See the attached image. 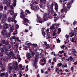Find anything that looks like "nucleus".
<instances>
[{
  "instance_id": "nucleus-1",
  "label": "nucleus",
  "mask_w": 77,
  "mask_h": 77,
  "mask_svg": "<svg viewBox=\"0 0 77 77\" xmlns=\"http://www.w3.org/2000/svg\"><path fill=\"white\" fill-rule=\"evenodd\" d=\"M2 44H0V47H1V46H4V48H1V53H3V52H4V50H5V53L6 54L8 53V49L7 47H5V45H6V42L5 40H2Z\"/></svg>"
},
{
  "instance_id": "nucleus-2",
  "label": "nucleus",
  "mask_w": 77,
  "mask_h": 77,
  "mask_svg": "<svg viewBox=\"0 0 77 77\" xmlns=\"http://www.w3.org/2000/svg\"><path fill=\"white\" fill-rule=\"evenodd\" d=\"M2 23H4L3 28V31L2 32V33L4 35L5 34L3 33V32H5L6 31V29L9 27V26L8 24H5V22H2Z\"/></svg>"
},
{
  "instance_id": "nucleus-3",
  "label": "nucleus",
  "mask_w": 77,
  "mask_h": 77,
  "mask_svg": "<svg viewBox=\"0 0 77 77\" xmlns=\"http://www.w3.org/2000/svg\"><path fill=\"white\" fill-rule=\"evenodd\" d=\"M50 15V14L48 13H45L43 18L44 21H47V20H48V18Z\"/></svg>"
},
{
  "instance_id": "nucleus-4",
  "label": "nucleus",
  "mask_w": 77,
  "mask_h": 77,
  "mask_svg": "<svg viewBox=\"0 0 77 77\" xmlns=\"http://www.w3.org/2000/svg\"><path fill=\"white\" fill-rule=\"evenodd\" d=\"M13 68L16 71H18V67L17 66L18 65V63L17 62H15L14 63H12Z\"/></svg>"
},
{
  "instance_id": "nucleus-5",
  "label": "nucleus",
  "mask_w": 77,
  "mask_h": 77,
  "mask_svg": "<svg viewBox=\"0 0 77 77\" xmlns=\"http://www.w3.org/2000/svg\"><path fill=\"white\" fill-rule=\"evenodd\" d=\"M52 5L50 7L49 6H48V9L49 11H51V14H53L54 13V11H53V6H54V5L53 4V3H52Z\"/></svg>"
},
{
  "instance_id": "nucleus-6",
  "label": "nucleus",
  "mask_w": 77,
  "mask_h": 77,
  "mask_svg": "<svg viewBox=\"0 0 77 77\" xmlns=\"http://www.w3.org/2000/svg\"><path fill=\"white\" fill-rule=\"evenodd\" d=\"M11 3V0H8L7 1V0H5L3 3L4 4H6L7 6L8 7H10L11 5H10V3Z\"/></svg>"
},
{
  "instance_id": "nucleus-7",
  "label": "nucleus",
  "mask_w": 77,
  "mask_h": 77,
  "mask_svg": "<svg viewBox=\"0 0 77 77\" xmlns=\"http://www.w3.org/2000/svg\"><path fill=\"white\" fill-rule=\"evenodd\" d=\"M3 33L4 34H3L2 33V34L3 35H5L6 37H10L11 36V34L9 33H8L6 32V31L5 32H3Z\"/></svg>"
},
{
  "instance_id": "nucleus-8",
  "label": "nucleus",
  "mask_w": 77,
  "mask_h": 77,
  "mask_svg": "<svg viewBox=\"0 0 77 77\" xmlns=\"http://www.w3.org/2000/svg\"><path fill=\"white\" fill-rule=\"evenodd\" d=\"M72 53L74 56L77 57V52L75 51V49H73L72 50Z\"/></svg>"
},
{
  "instance_id": "nucleus-9",
  "label": "nucleus",
  "mask_w": 77,
  "mask_h": 77,
  "mask_svg": "<svg viewBox=\"0 0 77 77\" xmlns=\"http://www.w3.org/2000/svg\"><path fill=\"white\" fill-rule=\"evenodd\" d=\"M74 1V0H72V2L71 1L70 3L69 2L68 3L67 8L68 9H69L71 7V3H72Z\"/></svg>"
},
{
  "instance_id": "nucleus-10",
  "label": "nucleus",
  "mask_w": 77,
  "mask_h": 77,
  "mask_svg": "<svg viewBox=\"0 0 77 77\" xmlns=\"http://www.w3.org/2000/svg\"><path fill=\"white\" fill-rule=\"evenodd\" d=\"M39 58V54H37L35 56V60L34 61L35 63H37L38 62V59Z\"/></svg>"
},
{
  "instance_id": "nucleus-11",
  "label": "nucleus",
  "mask_w": 77,
  "mask_h": 77,
  "mask_svg": "<svg viewBox=\"0 0 77 77\" xmlns=\"http://www.w3.org/2000/svg\"><path fill=\"white\" fill-rule=\"evenodd\" d=\"M65 4H66V3H65L64 4H63V8L65 12L66 13V12H67V11H68V9H67V8H65L66 7L65 5Z\"/></svg>"
},
{
  "instance_id": "nucleus-12",
  "label": "nucleus",
  "mask_w": 77,
  "mask_h": 77,
  "mask_svg": "<svg viewBox=\"0 0 77 77\" xmlns=\"http://www.w3.org/2000/svg\"><path fill=\"white\" fill-rule=\"evenodd\" d=\"M30 6H31V9H32V10H37V9H38V7L37 6H34V8H32V7L33 6L32 4H31Z\"/></svg>"
},
{
  "instance_id": "nucleus-13",
  "label": "nucleus",
  "mask_w": 77,
  "mask_h": 77,
  "mask_svg": "<svg viewBox=\"0 0 77 77\" xmlns=\"http://www.w3.org/2000/svg\"><path fill=\"white\" fill-rule=\"evenodd\" d=\"M4 17L5 18L4 19H3L2 20V22L4 23L5 22V21H6V14H4Z\"/></svg>"
},
{
  "instance_id": "nucleus-14",
  "label": "nucleus",
  "mask_w": 77,
  "mask_h": 77,
  "mask_svg": "<svg viewBox=\"0 0 77 77\" xmlns=\"http://www.w3.org/2000/svg\"><path fill=\"white\" fill-rule=\"evenodd\" d=\"M13 30H14V26H11L10 27V31L12 32Z\"/></svg>"
},
{
  "instance_id": "nucleus-15",
  "label": "nucleus",
  "mask_w": 77,
  "mask_h": 77,
  "mask_svg": "<svg viewBox=\"0 0 77 77\" xmlns=\"http://www.w3.org/2000/svg\"><path fill=\"white\" fill-rule=\"evenodd\" d=\"M37 18H38V22H39L40 23H41L42 22V21L41 19V17L39 16H37Z\"/></svg>"
},
{
  "instance_id": "nucleus-16",
  "label": "nucleus",
  "mask_w": 77,
  "mask_h": 77,
  "mask_svg": "<svg viewBox=\"0 0 77 77\" xmlns=\"http://www.w3.org/2000/svg\"><path fill=\"white\" fill-rule=\"evenodd\" d=\"M48 33H50V32H49L48 31H47V36H48L47 38V39L49 38H51V35H50V34Z\"/></svg>"
},
{
  "instance_id": "nucleus-17",
  "label": "nucleus",
  "mask_w": 77,
  "mask_h": 77,
  "mask_svg": "<svg viewBox=\"0 0 77 77\" xmlns=\"http://www.w3.org/2000/svg\"><path fill=\"white\" fill-rule=\"evenodd\" d=\"M57 15V14H54V21L55 22H56V21H57V17L56 16Z\"/></svg>"
},
{
  "instance_id": "nucleus-18",
  "label": "nucleus",
  "mask_w": 77,
  "mask_h": 77,
  "mask_svg": "<svg viewBox=\"0 0 77 77\" xmlns=\"http://www.w3.org/2000/svg\"><path fill=\"white\" fill-rule=\"evenodd\" d=\"M21 15L20 16V18H25L26 17V15L23 14V13H20Z\"/></svg>"
},
{
  "instance_id": "nucleus-19",
  "label": "nucleus",
  "mask_w": 77,
  "mask_h": 77,
  "mask_svg": "<svg viewBox=\"0 0 77 77\" xmlns=\"http://www.w3.org/2000/svg\"><path fill=\"white\" fill-rule=\"evenodd\" d=\"M40 2L42 3V4L45 5L46 3V0H40Z\"/></svg>"
},
{
  "instance_id": "nucleus-20",
  "label": "nucleus",
  "mask_w": 77,
  "mask_h": 77,
  "mask_svg": "<svg viewBox=\"0 0 77 77\" xmlns=\"http://www.w3.org/2000/svg\"><path fill=\"white\" fill-rule=\"evenodd\" d=\"M23 20L24 22L25 23H26V22H27V23H29V20H28V19L25 18L23 19Z\"/></svg>"
},
{
  "instance_id": "nucleus-21",
  "label": "nucleus",
  "mask_w": 77,
  "mask_h": 77,
  "mask_svg": "<svg viewBox=\"0 0 77 77\" xmlns=\"http://www.w3.org/2000/svg\"><path fill=\"white\" fill-rule=\"evenodd\" d=\"M55 9L56 11H57V9H58V5L57 3L55 4Z\"/></svg>"
},
{
  "instance_id": "nucleus-22",
  "label": "nucleus",
  "mask_w": 77,
  "mask_h": 77,
  "mask_svg": "<svg viewBox=\"0 0 77 77\" xmlns=\"http://www.w3.org/2000/svg\"><path fill=\"white\" fill-rule=\"evenodd\" d=\"M10 15H13V14H14V11L10 10Z\"/></svg>"
},
{
  "instance_id": "nucleus-23",
  "label": "nucleus",
  "mask_w": 77,
  "mask_h": 77,
  "mask_svg": "<svg viewBox=\"0 0 77 77\" xmlns=\"http://www.w3.org/2000/svg\"><path fill=\"white\" fill-rule=\"evenodd\" d=\"M17 1L16 0H14V2L13 3V6L14 7L16 6V3H17Z\"/></svg>"
},
{
  "instance_id": "nucleus-24",
  "label": "nucleus",
  "mask_w": 77,
  "mask_h": 77,
  "mask_svg": "<svg viewBox=\"0 0 77 77\" xmlns=\"http://www.w3.org/2000/svg\"><path fill=\"white\" fill-rule=\"evenodd\" d=\"M11 21L14 22V21H15V16H14L11 17Z\"/></svg>"
},
{
  "instance_id": "nucleus-25",
  "label": "nucleus",
  "mask_w": 77,
  "mask_h": 77,
  "mask_svg": "<svg viewBox=\"0 0 77 77\" xmlns=\"http://www.w3.org/2000/svg\"><path fill=\"white\" fill-rule=\"evenodd\" d=\"M14 48H16V49H17L18 47V44H16L14 45Z\"/></svg>"
},
{
  "instance_id": "nucleus-26",
  "label": "nucleus",
  "mask_w": 77,
  "mask_h": 77,
  "mask_svg": "<svg viewBox=\"0 0 77 77\" xmlns=\"http://www.w3.org/2000/svg\"><path fill=\"white\" fill-rule=\"evenodd\" d=\"M12 52L11 51L9 54V57H11V56H12Z\"/></svg>"
},
{
  "instance_id": "nucleus-27",
  "label": "nucleus",
  "mask_w": 77,
  "mask_h": 77,
  "mask_svg": "<svg viewBox=\"0 0 77 77\" xmlns=\"http://www.w3.org/2000/svg\"><path fill=\"white\" fill-rule=\"evenodd\" d=\"M41 60H42V62H44V63H45V62H46V60L44 59V58H43V59H42Z\"/></svg>"
},
{
  "instance_id": "nucleus-28",
  "label": "nucleus",
  "mask_w": 77,
  "mask_h": 77,
  "mask_svg": "<svg viewBox=\"0 0 77 77\" xmlns=\"http://www.w3.org/2000/svg\"><path fill=\"white\" fill-rule=\"evenodd\" d=\"M5 73L4 72V73H1L0 74V75L1 77H3L4 75H5Z\"/></svg>"
},
{
  "instance_id": "nucleus-29",
  "label": "nucleus",
  "mask_w": 77,
  "mask_h": 77,
  "mask_svg": "<svg viewBox=\"0 0 77 77\" xmlns=\"http://www.w3.org/2000/svg\"><path fill=\"white\" fill-rule=\"evenodd\" d=\"M54 29H55V28L54 26H51L50 27L51 30H54Z\"/></svg>"
},
{
  "instance_id": "nucleus-30",
  "label": "nucleus",
  "mask_w": 77,
  "mask_h": 77,
  "mask_svg": "<svg viewBox=\"0 0 77 77\" xmlns=\"http://www.w3.org/2000/svg\"><path fill=\"white\" fill-rule=\"evenodd\" d=\"M71 41L72 42H75V43H76V41L73 38H72Z\"/></svg>"
},
{
  "instance_id": "nucleus-31",
  "label": "nucleus",
  "mask_w": 77,
  "mask_h": 77,
  "mask_svg": "<svg viewBox=\"0 0 77 77\" xmlns=\"http://www.w3.org/2000/svg\"><path fill=\"white\" fill-rule=\"evenodd\" d=\"M27 55L28 56V57L29 58H30L31 57V54H30L29 53H28L27 54Z\"/></svg>"
},
{
  "instance_id": "nucleus-32",
  "label": "nucleus",
  "mask_w": 77,
  "mask_h": 77,
  "mask_svg": "<svg viewBox=\"0 0 77 77\" xmlns=\"http://www.w3.org/2000/svg\"><path fill=\"white\" fill-rule=\"evenodd\" d=\"M46 49H48V48H50V47L49 46V45L47 44L46 45Z\"/></svg>"
},
{
  "instance_id": "nucleus-33",
  "label": "nucleus",
  "mask_w": 77,
  "mask_h": 77,
  "mask_svg": "<svg viewBox=\"0 0 77 77\" xmlns=\"http://www.w3.org/2000/svg\"><path fill=\"white\" fill-rule=\"evenodd\" d=\"M37 63H35L34 62V63L33 64V66L34 67H35V68H37V66L36 65V64Z\"/></svg>"
},
{
  "instance_id": "nucleus-34",
  "label": "nucleus",
  "mask_w": 77,
  "mask_h": 77,
  "mask_svg": "<svg viewBox=\"0 0 77 77\" xmlns=\"http://www.w3.org/2000/svg\"><path fill=\"white\" fill-rule=\"evenodd\" d=\"M40 8H42V9H44V8H45V5H40Z\"/></svg>"
},
{
  "instance_id": "nucleus-35",
  "label": "nucleus",
  "mask_w": 77,
  "mask_h": 77,
  "mask_svg": "<svg viewBox=\"0 0 77 77\" xmlns=\"http://www.w3.org/2000/svg\"><path fill=\"white\" fill-rule=\"evenodd\" d=\"M3 6L2 5L0 6V10L1 11H2V10H3Z\"/></svg>"
},
{
  "instance_id": "nucleus-36",
  "label": "nucleus",
  "mask_w": 77,
  "mask_h": 77,
  "mask_svg": "<svg viewBox=\"0 0 77 77\" xmlns=\"http://www.w3.org/2000/svg\"><path fill=\"white\" fill-rule=\"evenodd\" d=\"M54 26H56V27L57 28L58 27H59V24H57L56 23H55L54 24Z\"/></svg>"
},
{
  "instance_id": "nucleus-37",
  "label": "nucleus",
  "mask_w": 77,
  "mask_h": 77,
  "mask_svg": "<svg viewBox=\"0 0 77 77\" xmlns=\"http://www.w3.org/2000/svg\"><path fill=\"white\" fill-rule=\"evenodd\" d=\"M16 29H18L19 28V25L17 24H16L15 25Z\"/></svg>"
},
{
  "instance_id": "nucleus-38",
  "label": "nucleus",
  "mask_w": 77,
  "mask_h": 77,
  "mask_svg": "<svg viewBox=\"0 0 77 77\" xmlns=\"http://www.w3.org/2000/svg\"><path fill=\"white\" fill-rule=\"evenodd\" d=\"M61 65H62V64L61 63H59L57 64V66H61Z\"/></svg>"
},
{
  "instance_id": "nucleus-39",
  "label": "nucleus",
  "mask_w": 77,
  "mask_h": 77,
  "mask_svg": "<svg viewBox=\"0 0 77 77\" xmlns=\"http://www.w3.org/2000/svg\"><path fill=\"white\" fill-rule=\"evenodd\" d=\"M5 77H8V72H6L5 73Z\"/></svg>"
},
{
  "instance_id": "nucleus-40",
  "label": "nucleus",
  "mask_w": 77,
  "mask_h": 77,
  "mask_svg": "<svg viewBox=\"0 0 77 77\" xmlns=\"http://www.w3.org/2000/svg\"><path fill=\"white\" fill-rule=\"evenodd\" d=\"M17 58L18 59V62H20V60H21V58H20V57H18Z\"/></svg>"
},
{
  "instance_id": "nucleus-41",
  "label": "nucleus",
  "mask_w": 77,
  "mask_h": 77,
  "mask_svg": "<svg viewBox=\"0 0 77 77\" xmlns=\"http://www.w3.org/2000/svg\"><path fill=\"white\" fill-rule=\"evenodd\" d=\"M8 69L9 70H11V69H12V67L11 66H10L8 67Z\"/></svg>"
},
{
  "instance_id": "nucleus-42",
  "label": "nucleus",
  "mask_w": 77,
  "mask_h": 77,
  "mask_svg": "<svg viewBox=\"0 0 77 77\" xmlns=\"http://www.w3.org/2000/svg\"><path fill=\"white\" fill-rule=\"evenodd\" d=\"M2 61H1V60H0V64L1 67H2L3 66V64H2Z\"/></svg>"
},
{
  "instance_id": "nucleus-43",
  "label": "nucleus",
  "mask_w": 77,
  "mask_h": 77,
  "mask_svg": "<svg viewBox=\"0 0 77 77\" xmlns=\"http://www.w3.org/2000/svg\"><path fill=\"white\" fill-rule=\"evenodd\" d=\"M26 12H27V13H28V14H30L31 12L29 11L28 10H26Z\"/></svg>"
},
{
  "instance_id": "nucleus-44",
  "label": "nucleus",
  "mask_w": 77,
  "mask_h": 77,
  "mask_svg": "<svg viewBox=\"0 0 77 77\" xmlns=\"http://www.w3.org/2000/svg\"><path fill=\"white\" fill-rule=\"evenodd\" d=\"M65 46L63 45H62L61 46H60V47L61 48H62L63 49V48H65Z\"/></svg>"
},
{
  "instance_id": "nucleus-45",
  "label": "nucleus",
  "mask_w": 77,
  "mask_h": 77,
  "mask_svg": "<svg viewBox=\"0 0 77 77\" xmlns=\"http://www.w3.org/2000/svg\"><path fill=\"white\" fill-rule=\"evenodd\" d=\"M32 45L34 46V47H36V46H37V45L36 44H33Z\"/></svg>"
},
{
  "instance_id": "nucleus-46",
  "label": "nucleus",
  "mask_w": 77,
  "mask_h": 77,
  "mask_svg": "<svg viewBox=\"0 0 77 77\" xmlns=\"http://www.w3.org/2000/svg\"><path fill=\"white\" fill-rule=\"evenodd\" d=\"M6 62V60L5 58H4L3 59V62L5 63Z\"/></svg>"
},
{
  "instance_id": "nucleus-47",
  "label": "nucleus",
  "mask_w": 77,
  "mask_h": 77,
  "mask_svg": "<svg viewBox=\"0 0 77 77\" xmlns=\"http://www.w3.org/2000/svg\"><path fill=\"white\" fill-rule=\"evenodd\" d=\"M11 18L9 17L8 18V22H11Z\"/></svg>"
},
{
  "instance_id": "nucleus-48",
  "label": "nucleus",
  "mask_w": 77,
  "mask_h": 77,
  "mask_svg": "<svg viewBox=\"0 0 77 77\" xmlns=\"http://www.w3.org/2000/svg\"><path fill=\"white\" fill-rule=\"evenodd\" d=\"M42 35H43V36H44L45 35V32H42Z\"/></svg>"
},
{
  "instance_id": "nucleus-49",
  "label": "nucleus",
  "mask_w": 77,
  "mask_h": 77,
  "mask_svg": "<svg viewBox=\"0 0 77 77\" xmlns=\"http://www.w3.org/2000/svg\"><path fill=\"white\" fill-rule=\"evenodd\" d=\"M5 71V68L3 67L2 68V71Z\"/></svg>"
},
{
  "instance_id": "nucleus-50",
  "label": "nucleus",
  "mask_w": 77,
  "mask_h": 77,
  "mask_svg": "<svg viewBox=\"0 0 77 77\" xmlns=\"http://www.w3.org/2000/svg\"><path fill=\"white\" fill-rule=\"evenodd\" d=\"M57 42H60V40L59 39H57Z\"/></svg>"
},
{
  "instance_id": "nucleus-51",
  "label": "nucleus",
  "mask_w": 77,
  "mask_h": 77,
  "mask_svg": "<svg viewBox=\"0 0 77 77\" xmlns=\"http://www.w3.org/2000/svg\"><path fill=\"white\" fill-rule=\"evenodd\" d=\"M8 9V8H7V7L6 6H5L4 7V10H5V11H6Z\"/></svg>"
},
{
  "instance_id": "nucleus-52",
  "label": "nucleus",
  "mask_w": 77,
  "mask_h": 77,
  "mask_svg": "<svg viewBox=\"0 0 77 77\" xmlns=\"http://www.w3.org/2000/svg\"><path fill=\"white\" fill-rule=\"evenodd\" d=\"M61 13H63V12H64L63 9H62L61 10Z\"/></svg>"
},
{
  "instance_id": "nucleus-53",
  "label": "nucleus",
  "mask_w": 77,
  "mask_h": 77,
  "mask_svg": "<svg viewBox=\"0 0 77 77\" xmlns=\"http://www.w3.org/2000/svg\"><path fill=\"white\" fill-rule=\"evenodd\" d=\"M77 23V21H75L73 23V24L75 25Z\"/></svg>"
},
{
  "instance_id": "nucleus-54",
  "label": "nucleus",
  "mask_w": 77,
  "mask_h": 77,
  "mask_svg": "<svg viewBox=\"0 0 77 77\" xmlns=\"http://www.w3.org/2000/svg\"><path fill=\"white\" fill-rule=\"evenodd\" d=\"M28 66H29L27 65L26 67V71H28Z\"/></svg>"
},
{
  "instance_id": "nucleus-55",
  "label": "nucleus",
  "mask_w": 77,
  "mask_h": 77,
  "mask_svg": "<svg viewBox=\"0 0 77 77\" xmlns=\"http://www.w3.org/2000/svg\"><path fill=\"white\" fill-rule=\"evenodd\" d=\"M3 56V55L2 54L0 53V57H2Z\"/></svg>"
},
{
  "instance_id": "nucleus-56",
  "label": "nucleus",
  "mask_w": 77,
  "mask_h": 77,
  "mask_svg": "<svg viewBox=\"0 0 77 77\" xmlns=\"http://www.w3.org/2000/svg\"><path fill=\"white\" fill-rule=\"evenodd\" d=\"M12 57L13 58H15V54H12Z\"/></svg>"
},
{
  "instance_id": "nucleus-57",
  "label": "nucleus",
  "mask_w": 77,
  "mask_h": 77,
  "mask_svg": "<svg viewBox=\"0 0 77 77\" xmlns=\"http://www.w3.org/2000/svg\"><path fill=\"white\" fill-rule=\"evenodd\" d=\"M66 38H69V35H66Z\"/></svg>"
},
{
  "instance_id": "nucleus-58",
  "label": "nucleus",
  "mask_w": 77,
  "mask_h": 77,
  "mask_svg": "<svg viewBox=\"0 0 77 77\" xmlns=\"http://www.w3.org/2000/svg\"><path fill=\"white\" fill-rule=\"evenodd\" d=\"M70 34H71L72 35L70 36V37H72V36H74V34H71V33H70Z\"/></svg>"
},
{
  "instance_id": "nucleus-59",
  "label": "nucleus",
  "mask_w": 77,
  "mask_h": 77,
  "mask_svg": "<svg viewBox=\"0 0 77 77\" xmlns=\"http://www.w3.org/2000/svg\"><path fill=\"white\" fill-rule=\"evenodd\" d=\"M69 58H70V59H71V60H70V61H72V59H73L72 57H69Z\"/></svg>"
},
{
  "instance_id": "nucleus-60",
  "label": "nucleus",
  "mask_w": 77,
  "mask_h": 77,
  "mask_svg": "<svg viewBox=\"0 0 77 77\" xmlns=\"http://www.w3.org/2000/svg\"><path fill=\"white\" fill-rule=\"evenodd\" d=\"M33 4L34 5H37V4H38V3L36 2H34L33 3Z\"/></svg>"
},
{
  "instance_id": "nucleus-61",
  "label": "nucleus",
  "mask_w": 77,
  "mask_h": 77,
  "mask_svg": "<svg viewBox=\"0 0 77 77\" xmlns=\"http://www.w3.org/2000/svg\"><path fill=\"white\" fill-rule=\"evenodd\" d=\"M32 56H34V55H35V52H32Z\"/></svg>"
},
{
  "instance_id": "nucleus-62",
  "label": "nucleus",
  "mask_w": 77,
  "mask_h": 77,
  "mask_svg": "<svg viewBox=\"0 0 77 77\" xmlns=\"http://www.w3.org/2000/svg\"><path fill=\"white\" fill-rule=\"evenodd\" d=\"M45 63H42V64H41V65H42V66H44V65H45Z\"/></svg>"
},
{
  "instance_id": "nucleus-63",
  "label": "nucleus",
  "mask_w": 77,
  "mask_h": 77,
  "mask_svg": "<svg viewBox=\"0 0 77 77\" xmlns=\"http://www.w3.org/2000/svg\"><path fill=\"white\" fill-rule=\"evenodd\" d=\"M16 39L17 41H20V39H19V38H18V37H17Z\"/></svg>"
},
{
  "instance_id": "nucleus-64",
  "label": "nucleus",
  "mask_w": 77,
  "mask_h": 77,
  "mask_svg": "<svg viewBox=\"0 0 77 77\" xmlns=\"http://www.w3.org/2000/svg\"><path fill=\"white\" fill-rule=\"evenodd\" d=\"M59 53H60V54H62L63 53V51H59Z\"/></svg>"
}]
</instances>
